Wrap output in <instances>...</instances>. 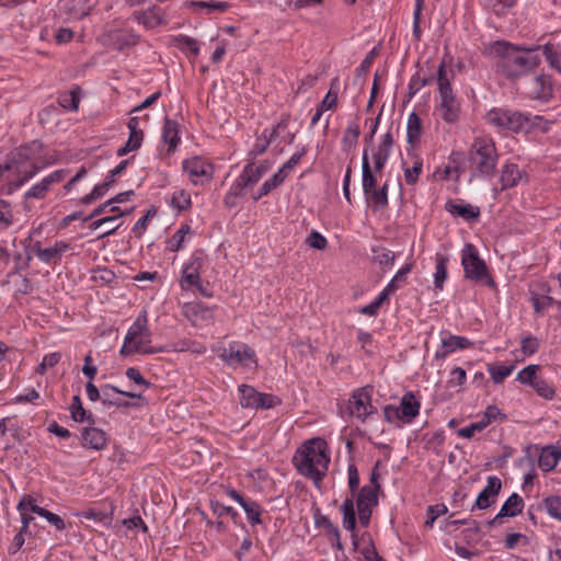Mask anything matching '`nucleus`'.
I'll return each mask as SVG.
<instances>
[{"instance_id": "obj_1", "label": "nucleus", "mask_w": 561, "mask_h": 561, "mask_svg": "<svg viewBox=\"0 0 561 561\" xmlns=\"http://www.w3.org/2000/svg\"><path fill=\"white\" fill-rule=\"evenodd\" d=\"M540 46H514L507 42H496L491 51L496 58L495 66L507 79H517L535 70L541 59L538 55H530Z\"/></svg>"}, {"instance_id": "obj_2", "label": "nucleus", "mask_w": 561, "mask_h": 561, "mask_svg": "<svg viewBox=\"0 0 561 561\" xmlns=\"http://www.w3.org/2000/svg\"><path fill=\"white\" fill-rule=\"evenodd\" d=\"M297 471L318 484L327 474L330 455L328 444L320 437L307 440L293 458Z\"/></svg>"}, {"instance_id": "obj_3", "label": "nucleus", "mask_w": 561, "mask_h": 561, "mask_svg": "<svg viewBox=\"0 0 561 561\" xmlns=\"http://www.w3.org/2000/svg\"><path fill=\"white\" fill-rule=\"evenodd\" d=\"M150 341L151 332L148 328L147 312L144 310L128 329L119 353L129 356L135 353L156 354L163 351L162 347H147Z\"/></svg>"}, {"instance_id": "obj_4", "label": "nucleus", "mask_w": 561, "mask_h": 561, "mask_svg": "<svg viewBox=\"0 0 561 561\" xmlns=\"http://www.w3.org/2000/svg\"><path fill=\"white\" fill-rule=\"evenodd\" d=\"M495 144L491 138L478 137L471 145L469 163L472 175L492 176L497 164Z\"/></svg>"}, {"instance_id": "obj_5", "label": "nucleus", "mask_w": 561, "mask_h": 561, "mask_svg": "<svg viewBox=\"0 0 561 561\" xmlns=\"http://www.w3.org/2000/svg\"><path fill=\"white\" fill-rule=\"evenodd\" d=\"M453 77V72L447 71L445 65L442 62L437 70V85L440 102L436 111L439 117L448 124L456 123L460 115V103L451 88L450 80Z\"/></svg>"}, {"instance_id": "obj_6", "label": "nucleus", "mask_w": 561, "mask_h": 561, "mask_svg": "<svg viewBox=\"0 0 561 561\" xmlns=\"http://www.w3.org/2000/svg\"><path fill=\"white\" fill-rule=\"evenodd\" d=\"M485 122L499 130L517 133L530 124V117L516 111L494 107L485 114Z\"/></svg>"}, {"instance_id": "obj_7", "label": "nucleus", "mask_w": 561, "mask_h": 561, "mask_svg": "<svg viewBox=\"0 0 561 561\" xmlns=\"http://www.w3.org/2000/svg\"><path fill=\"white\" fill-rule=\"evenodd\" d=\"M461 264L466 278L485 283L490 287L494 286V280L489 275L486 265L484 261L479 257L478 251L473 244L467 243L462 249Z\"/></svg>"}, {"instance_id": "obj_8", "label": "nucleus", "mask_w": 561, "mask_h": 561, "mask_svg": "<svg viewBox=\"0 0 561 561\" xmlns=\"http://www.w3.org/2000/svg\"><path fill=\"white\" fill-rule=\"evenodd\" d=\"M219 358L228 366L242 367L256 366L255 352L247 344L231 342L227 347L219 348Z\"/></svg>"}, {"instance_id": "obj_9", "label": "nucleus", "mask_w": 561, "mask_h": 561, "mask_svg": "<svg viewBox=\"0 0 561 561\" xmlns=\"http://www.w3.org/2000/svg\"><path fill=\"white\" fill-rule=\"evenodd\" d=\"M348 411L351 415L365 421L369 415L376 412L371 403V389L369 387L359 388L354 391L348 401Z\"/></svg>"}, {"instance_id": "obj_10", "label": "nucleus", "mask_w": 561, "mask_h": 561, "mask_svg": "<svg viewBox=\"0 0 561 561\" xmlns=\"http://www.w3.org/2000/svg\"><path fill=\"white\" fill-rule=\"evenodd\" d=\"M204 255L202 251H196L190 261L184 264L180 285L183 290H191L201 283V271L204 267Z\"/></svg>"}, {"instance_id": "obj_11", "label": "nucleus", "mask_w": 561, "mask_h": 561, "mask_svg": "<svg viewBox=\"0 0 561 561\" xmlns=\"http://www.w3.org/2000/svg\"><path fill=\"white\" fill-rule=\"evenodd\" d=\"M183 169L194 184L208 182L214 174L213 165L198 157L185 160Z\"/></svg>"}, {"instance_id": "obj_12", "label": "nucleus", "mask_w": 561, "mask_h": 561, "mask_svg": "<svg viewBox=\"0 0 561 561\" xmlns=\"http://www.w3.org/2000/svg\"><path fill=\"white\" fill-rule=\"evenodd\" d=\"M183 316L193 325H203L214 320V310L198 301L186 302L182 307Z\"/></svg>"}, {"instance_id": "obj_13", "label": "nucleus", "mask_w": 561, "mask_h": 561, "mask_svg": "<svg viewBox=\"0 0 561 561\" xmlns=\"http://www.w3.org/2000/svg\"><path fill=\"white\" fill-rule=\"evenodd\" d=\"M502 489V481L496 476H490L486 479V485L483 490L478 494L476 503L471 511L474 508L478 510H486L491 505H493L496 501V496L499 495Z\"/></svg>"}, {"instance_id": "obj_14", "label": "nucleus", "mask_w": 561, "mask_h": 561, "mask_svg": "<svg viewBox=\"0 0 561 561\" xmlns=\"http://www.w3.org/2000/svg\"><path fill=\"white\" fill-rule=\"evenodd\" d=\"M440 340V347L435 353V358L444 359L450 353H454L458 350H466L473 346V342L469 339L460 335H453L450 333H443Z\"/></svg>"}, {"instance_id": "obj_15", "label": "nucleus", "mask_w": 561, "mask_h": 561, "mask_svg": "<svg viewBox=\"0 0 561 561\" xmlns=\"http://www.w3.org/2000/svg\"><path fill=\"white\" fill-rule=\"evenodd\" d=\"M227 495L236 501L244 511L247 519L251 525H259L262 523L261 514L263 512L261 505L251 499L242 496L234 489H228Z\"/></svg>"}, {"instance_id": "obj_16", "label": "nucleus", "mask_w": 561, "mask_h": 561, "mask_svg": "<svg viewBox=\"0 0 561 561\" xmlns=\"http://www.w3.org/2000/svg\"><path fill=\"white\" fill-rule=\"evenodd\" d=\"M527 95L540 102H548L552 96V83L548 76L538 75L531 79L527 87Z\"/></svg>"}, {"instance_id": "obj_17", "label": "nucleus", "mask_w": 561, "mask_h": 561, "mask_svg": "<svg viewBox=\"0 0 561 561\" xmlns=\"http://www.w3.org/2000/svg\"><path fill=\"white\" fill-rule=\"evenodd\" d=\"M260 180V172L254 170V164L249 163L232 184V193L245 194V190L256 184Z\"/></svg>"}, {"instance_id": "obj_18", "label": "nucleus", "mask_w": 561, "mask_h": 561, "mask_svg": "<svg viewBox=\"0 0 561 561\" xmlns=\"http://www.w3.org/2000/svg\"><path fill=\"white\" fill-rule=\"evenodd\" d=\"M81 436L84 447L93 448L95 450H102L106 447V433L100 428L93 426L84 427Z\"/></svg>"}, {"instance_id": "obj_19", "label": "nucleus", "mask_w": 561, "mask_h": 561, "mask_svg": "<svg viewBox=\"0 0 561 561\" xmlns=\"http://www.w3.org/2000/svg\"><path fill=\"white\" fill-rule=\"evenodd\" d=\"M421 403L414 393L409 391L401 398L399 405L400 413L404 423H411L420 413Z\"/></svg>"}, {"instance_id": "obj_20", "label": "nucleus", "mask_w": 561, "mask_h": 561, "mask_svg": "<svg viewBox=\"0 0 561 561\" xmlns=\"http://www.w3.org/2000/svg\"><path fill=\"white\" fill-rule=\"evenodd\" d=\"M112 392L119 393V394H123L128 398H136V399L141 398L140 393H136V392H131V391H123L115 386L105 385L102 387V400H101L104 405H107V407L114 405V407H118V408L129 405L128 402H123L118 399H114L112 396Z\"/></svg>"}, {"instance_id": "obj_21", "label": "nucleus", "mask_w": 561, "mask_h": 561, "mask_svg": "<svg viewBox=\"0 0 561 561\" xmlns=\"http://www.w3.org/2000/svg\"><path fill=\"white\" fill-rule=\"evenodd\" d=\"M39 242L35 243V254L44 263H49L56 259H60L61 255L69 249V244L64 241H57L50 248L41 249Z\"/></svg>"}, {"instance_id": "obj_22", "label": "nucleus", "mask_w": 561, "mask_h": 561, "mask_svg": "<svg viewBox=\"0 0 561 561\" xmlns=\"http://www.w3.org/2000/svg\"><path fill=\"white\" fill-rule=\"evenodd\" d=\"M32 506L35 507L37 504L31 495H24L18 503L16 508L21 516L22 533H27L30 524L34 520L33 514L35 513L31 510Z\"/></svg>"}, {"instance_id": "obj_23", "label": "nucleus", "mask_w": 561, "mask_h": 561, "mask_svg": "<svg viewBox=\"0 0 561 561\" xmlns=\"http://www.w3.org/2000/svg\"><path fill=\"white\" fill-rule=\"evenodd\" d=\"M445 209L449 214L454 216H459L467 220L478 218L480 215L479 208H476L470 204H458L454 201H448L445 204Z\"/></svg>"}, {"instance_id": "obj_24", "label": "nucleus", "mask_w": 561, "mask_h": 561, "mask_svg": "<svg viewBox=\"0 0 561 561\" xmlns=\"http://www.w3.org/2000/svg\"><path fill=\"white\" fill-rule=\"evenodd\" d=\"M523 173L515 163H507L501 171L502 190L514 187L522 180Z\"/></svg>"}, {"instance_id": "obj_25", "label": "nucleus", "mask_w": 561, "mask_h": 561, "mask_svg": "<svg viewBox=\"0 0 561 561\" xmlns=\"http://www.w3.org/2000/svg\"><path fill=\"white\" fill-rule=\"evenodd\" d=\"M524 500L517 493H513L502 505L497 517H515L523 512Z\"/></svg>"}, {"instance_id": "obj_26", "label": "nucleus", "mask_w": 561, "mask_h": 561, "mask_svg": "<svg viewBox=\"0 0 561 561\" xmlns=\"http://www.w3.org/2000/svg\"><path fill=\"white\" fill-rule=\"evenodd\" d=\"M71 419L75 422L83 423L87 422L91 425L95 423V417L91 412H88L81 402V398L79 396H73L71 404L69 407Z\"/></svg>"}, {"instance_id": "obj_27", "label": "nucleus", "mask_w": 561, "mask_h": 561, "mask_svg": "<svg viewBox=\"0 0 561 561\" xmlns=\"http://www.w3.org/2000/svg\"><path fill=\"white\" fill-rule=\"evenodd\" d=\"M362 185L364 194H369L371 190L376 188V176L369 164L367 149L364 150L362 159Z\"/></svg>"}, {"instance_id": "obj_28", "label": "nucleus", "mask_w": 561, "mask_h": 561, "mask_svg": "<svg viewBox=\"0 0 561 561\" xmlns=\"http://www.w3.org/2000/svg\"><path fill=\"white\" fill-rule=\"evenodd\" d=\"M561 459V451L558 449L545 448L539 455L538 466L543 472L551 471L556 468Z\"/></svg>"}, {"instance_id": "obj_29", "label": "nucleus", "mask_w": 561, "mask_h": 561, "mask_svg": "<svg viewBox=\"0 0 561 561\" xmlns=\"http://www.w3.org/2000/svg\"><path fill=\"white\" fill-rule=\"evenodd\" d=\"M139 23L144 24L147 28H154L164 23L163 12L160 8L148 9L137 15Z\"/></svg>"}, {"instance_id": "obj_30", "label": "nucleus", "mask_w": 561, "mask_h": 561, "mask_svg": "<svg viewBox=\"0 0 561 561\" xmlns=\"http://www.w3.org/2000/svg\"><path fill=\"white\" fill-rule=\"evenodd\" d=\"M162 138L165 144L169 145V151H172L176 148L180 137H179V125L175 121L170 118H165L163 128H162Z\"/></svg>"}, {"instance_id": "obj_31", "label": "nucleus", "mask_w": 561, "mask_h": 561, "mask_svg": "<svg viewBox=\"0 0 561 561\" xmlns=\"http://www.w3.org/2000/svg\"><path fill=\"white\" fill-rule=\"evenodd\" d=\"M240 393L239 402L242 408L257 410V397L260 392L249 385H241L238 388Z\"/></svg>"}, {"instance_id": "obj_32", "label": "nucleus", "mask_w": 561, "mask_h": 561, "mask_svg": "<svg viewBox=\"0 0 561 561\" xmlns=\"http://www.w3.org/2000/svg\"><path fill=\"white\" fill-rule=\"evenodd\" d=\"M367 202H370L375 209H382L388 206V183H385L380 188H375L365 194Z\"/></svg>"}, {"instance_id": "obj_33", "label": "nucleus", "mask_w": 561, "mask_h": 561, "mask_svg": "<svg viewBox=\"0 0 561 561\" xmlns=\"http://www.w3.org/2000/svg\"><path fill=\"white\" fill-rule=\"evenodd\" d=\"M80 88L75 87L68 93L60 94L58 98V103L61 107L68 111L76 112L79 108L80 103Z\"/></svg>"}, {"instance_id": "obj_34", "label": "nucleus", "mask_w": 561, "mask_h": 561, "mask_svg": "<svg viewBox=\"0 0 561 561\" xmlns=\"http://www.w3.org/2000/svg\"><path fill=\"white\" fill-rule=\"evenodd\" d=\"M373 262L380 265V267H390L394 263L396 255L390 250L383 247H374L373 250Z\"/></svg>"}, {"instance_id": "obj_35", "label": "nucleus", "mask_w": 561, "mask_h": 561, "mask_svg": "<svg viewBox=\"0 0 561 561\" xmlns=\"http://www.w3.org/2000/svg\"><path fill=\"white\" fill-rule=\"evenodd\" d=\"M422 134V122L415 112L408 117L407 137L410 144L419 141Z\"/></svg>"}, {"instance_id": "obj_36", "label": "nucleus", "mask_w": 561, "mask_h": 561, "mask_svg": "<svg viewBox=\"0 0 561 561\" xmlns=\"http://www.w3.org/2000/svg\"><path fill=\"white\" fill-rule=\"evenodd\" d=\"M95 3L96 0H72L69 14L75 19H82L90 13Z\"/></svg>"}, {"instance_id": "obj_37", "label": "nucleus", "mask_w": 561, "mask_h": 561, "mask_svg": "<svg viewBox=\"0 0 561 561\" xmlns=\"http://www.w3.org/2000/svg\"><path fill=\"white\" fill-rule=\"evenodd\" d=\"M285 180L286 176L284 175V171H277L271 179L266 180L262 184L261 188L259 190L257 194L253 197V199L259 201L260 198L272 192L274 188L283 184Z\"/></svg>"}, {"instance_id": "obj_38", "label": "nucleus", "mask_w": 561, "mask_h": 561, "mask_svg": "<svg viewBox=\"0 0 561 561\" xmlns=\"http://www.w3.org/2000/svg\"><path fill=\"white\" fill-rule=\"evenodd\" d=\"M343 513V526L346 530L354 531L356 526V515L354 510V502L352 499H346L341 505Z\"/></svg>"}, {"instance_id": "obj_39", "label": "nucleus", "mask_w": 561, "mask_h": 561, "mask_svg": "<svg viewBox=\"0 0 561 561\" xmlns=\"http://www.w3.org/2000/svg\"><path fill=\"white\" fill-rule=\"evenodd\" d=\"M31 510L38 516L45 518L57 530H64L66 528V524L59 515L51 513L48 510L43 508L38 505L35 507L32 506Z\"/></svg>"}, {"instance_id": "obj_40", "label": "nucleus", "mask_w": 561, "mask_h": 561, "mask_svg": "<svg viewBox=\"0 0 561 561\" xmlns=\"http://www.w3.org/2000/svg\"><path fill=\"white\" fill-rule=\"evenodd\" d=\"M447 262L448 259L443 254L436 255V271L434 274V284L438 289H443L444 282L447 278Z\"/></svg>"}, {"instance_id": "obj_41", "label": "nucleus", "mask_w": 561, "mask_h": 561, "mask_svg": "<svg viewBox=\"0 0 561 561\" xmlns=\"http://www.w3.org/2000/svg\"><path fill=\"white\" fill-rule=\"evenodd\" d=\"M514 367L513 366H504V365H488V370L491 375L492 380L495 383H502L506 377H508Z\"/></svg>"}, {"instance_id": "obj_42", "label": "nucleus", "mask_w": 561, "mask_h": 561, "mask_svg": "<svg viewBox=\"0 0 561 561\" xmlns=\"http://www.w3.org/2000/svg\"><path fill=\"white\" fill-rule=\"evenodd\" d=\"M538 370H539L538 365H528V366L524 367L520 371H518L516 379L523 385L534 386L535 382L539 379L537 377Z\"/></svg>"}, {"instance_id": "obj_43", "label": "nucleus", "mask_w": 561, "mask_h": 561, "mask_svg": "<svg viewBox=\"0 0 561 561\" xmlns=\"http://www.w3.org/2000/svg\"><path fill=\"white\" fill-rule=\"evenodd\" d=\"M191 231L190 226H182L168 241V249L178 252L183 247L185 236Z\"/></svg>"}, {"instance_id": "obj_44", "label": "nucleus", "mask_w": 561, "mask_h": 561, "mask_svg": "<svg viewBox=\"0 0 561 561\" xmlns=\"http://www.w3.org/2000/svg\"><path fill=\"white\" fill-rule=\"evenodd\" d=\"M422 168H423L422 159L415 158L413 160V165L411 168L404 169V179L409 185H413L417 182L419 175L422 172Z\"/></svg>"}, {"instance_id": "obj_45", "label": "nucleus", "mask_w": 561, "mask_h": 561, "mask_svg": "<svg viewBox=\"0 0 561 561\" xmlns=\"http://www.w3.org/2000/svg\"><path fill=\"white\" fill-rule=\"evenodd\" d=\"M378 491H379V489H377L376 486L364 485L359 491L357 501H362L363 504L374 506L377 504V501H378V499H377Z\"/></svg>"}, {"instance_id": "obj_46", "label": "nucleus", "mask_w": 561, "mask_h": 561, "mask_svg": "<svg viewBox=\"0 0 561 561\" xmlns=\"http://www.w3.org/2000/svg\"><path fill=\"white\" fill-rule=\"evenodd\" d=\"M548 514L561 520V496H549L543 500Z\"/></svg>"}, {"instance_id": "obj_47", "label": "nucleus", "mask_w": 561, "mask_h": 561, "mask_svg": "<svg viewBox=\"0 0 561 561\" xmlns=\"http://www.w3.org/2000/svg\"><path fill=\"white\" fill-rule=\"evenodd\" d=\"M282 400L272 393H263L260 392V396L257 397V409H273L275 407L280 405Z\"/></svg>"}, {"instance_id": "obj_48", "label": "nucleus", "mask_w": 561, "mask_h": 561, "mask_svg": "<svg viewBox=\"0 0 561 561\" xmlns=\"http://www.w3.org/2000/svg\"><path fill=\"white\" fill-rule=\"evenodd\" d=\"M533 388L536 390V392L542 397L543 399L551 400L554 397V389L550 382H548L545 379L539 378Z\"/></svg>"}, {"instance_id": "obj_49", "label": "nucleus", "mask_w": 561, "mask_h": 561, "mask_svg": "<svg viewBox=\"0 0 561 561\" xmlns=\"http://www.w3.org/2000/svg\"><path fill=\"white\" fill-rule=\"evenodd\" d=\"M172 206L179 210L187 209L191 205V196L184 190L174 192L172 196Z\"/></svg>"}, {"instance_id": "obj_50", "label": "nucleus", "mask_w": 561, "mask_h": 561, "mask_svg": "<svg viewBox=\"0 0 561 561\" xmlns=\"http://www.w3.org/2000/svg\"><path fill=\"white\" fill-rule=\"evenodd\" d=\"M447 513V506L445 504L431 505L427 508V518L425 520L426 527H433L434 522L442 515Z\"/></svg>"}, {"instance_id": "obj_51", "label": "nucleus", "mask_w": 561, "mask_h": 561, "mask_svg": "<svg viewBox=\"0 0 561 561\" xmlns=\"http://www.w3.org/2000/svg\"><path fill=\"white\" fill-rule=\"evenodd\" d=\"M13 221V214L10 205L0 201V231L5 230Z\"/></svg>"}, {"instance_id": "obj_52", "label": "nucleus", "mask_w": 561, "mask_h": 561, "mask_svg": "<svg viewBox=\"0 0 561 561\" xmlns=\"http://www.w3.org/2000/svg\"><path fill=\"white\" fill-rule=\"evenodd\" d=\"M175 42L178 43V46L182 49L190 50L193 55H198L199 47L196 42V39L186 36V35H179L175 38Z\"/></svg>"}, {"instance_id": "obj_53", "label": "nucleus", "mask_w": 561, "mask_h": 561, "mask_svg": "<svg viewBox=\"0 0 561 561\" xmlns=\"http://www.w3.org/2000/svg\"><path fill=\"white\" fill-rule=\"evenodd\" d=\"M542 50L549 64L561 72V53L554 50L549 44H546L542 47Z\"/></svg>"}, {"instance_id": "obj_54", "label": "nucleus", "mask_w": 561, "mask_h": 561, "mask_svg": "<svg viewBox=\"0 0 561 561\" xmlns=\"http://www.w3.org/2000/svg\"><path fill=\"white\" fill-rule=\"evenodd\" d=\"M142 139L144 138L141 137L129 135L125 145L117 150V156L123 157L130 151L137 150L138 148H140Z\"/></svg>"}, {"instance_id": "obj_55", "label": "nucleus", "mask_w": 561, "mask_h": 561, "mask_svg": "<svg viewBox=\"0 0 561 561\" xmlns=\"http://www.w3.org/2000/svg\"><path fill=\"white\" fill-rule=\"evenodd\" d=\"M306 242L310 248L317 250H324L328 245L327 239L318 231H312Z\"/></svg>"}, {"instance_id": "obj_56", "label": "nucleus", "mask_w": 561, "mask_h": 561, "mask_svg": "<svg viewBox=\"0 0 561 561\" xmlns=\"http://www.w3.org/2000/svg\"><path fill=\"white\" fill-rule=\"evenodd\" d=\"M125 375L130 381L142 387L144 389H148L150 387V382L146 380L139 369L135 367L127 368Z\"/></svg>"}, {"instance_id": "obj_57", "label": "nucleus", "mask_w": 561, "mask_h": 561, "mask_svg": "<svg viewBox=\"0 0 561 561\" xmlns=\"http://www.w3.org/2000/svg\"><path fill=\"white\" fill-rule=\"evenodd\" d=\"M539 340L535 336H526L520 342V348L525 355H533L539 350Z\"/></svg>"}, {"instance_id": "obj_58", "label": "nucleus", "mask_w": 561, "mask_h": 561, "mask_svg": "<svg viewBox=\"0 0 561 561\" xmlns=\"http://www.w3.org/2000/svg\"><path fill=\"white\" fill-rule=\"evenodd\" d=\"M356 505L359 523L363 527H367L371 517V505L363 504L362 501H356Z\"/></svg>"}, {"instance_id": "obj_59", "label": "nucleus", "mask_w": 561, "mask_h": 561, "mask_svg": "<svg viewBox=\"0 0 561 561\" xmlns=\"http://www.w3.org/2000/svg\"><path fill=\"white\" fill-rule=\"evenodd\" d=\"M306 148H302L299 152L294 153L288 161H286L278 171H284V175L287 178L290 170H293L306 154Z\"/></svg>"}, {"instance_id": "obj_60", "label": "nucleus", "mask_w": 561, "mask_h": 561, "mask_svg": "<svg viewBox=\"0 0 561 561\" xmlns=\"http://www.w3.org/2000/svg\"><path fill=\"white\" fill-rule=\"evenodd\" d=\"M383 417L388 423H396L398 421L403 422V417L400 413L399 407L387 404L383 408Z\"/></svg>"}, {"instance_id": "obj_61", "label": "nucleus", "mask_w": 561, "mask_h": 561, "mask_svg": "<svg viewBox=\"0 0 561 561\" xmlns=\"http://www.w3.org/2000/svg\"><path fill=\"white\" fill-rule=\"evenodd\" d=\"M360 129L357 123L348 124L345 134L343 136V142H350V146L357 142Z\"/></svg>"}, {"instance_id": "obj_62", "label": "nucleus", "mask_w": 561, "mask_h": 561, "mask_svg": "<svg viewBox=\"0 0 561 561\" xmlns=\"http://www.w3.org/2000/svg\"><path fill=\"white\" fill-rule=\"evenodd\" d=\"M107 208L112 213L119 210V208L117 206L113 205V201L108 199L105 203L99 205L96 208H94L93 211L83 219V221L85 222L92 218H95V217L102 215L104 211H106Z\"/></svg>"}, {"instance_id": "obj_63", "label": "nucleus", "mask_w": 561, "mask_h": 561, "mask_svg": "<svg viewBox=\"0 0 561 561\" xmlns=\"http://www.w3.org/2000/svg\"><path fill=\"white\" fill-rule=\"evenodd\" d=\"M467 374L461 367H455L450 373L449 385L450 386H462L466 382Z\"/></svg>"}, {"instance_id": "obj_64", "label": "nucleus", "mask_w": 561, "mask_h": 561, "mask_svg": "<svg viewBox=\"0 0 561 561\" xmlns=\"http://www.w3.org/2000/svg\"><path fill=\"white\" fill-rule=\"evenodd\" d=\"M348 486L352 492H355L359 486V474L355 465H350L347 468Z\"/></svg>"}]
</instances>
